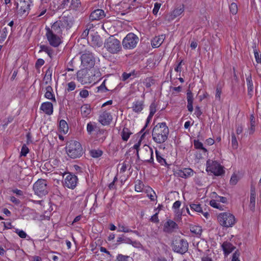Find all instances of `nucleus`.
Masks as SVG:
<instances>
[{"mask_svg": "<svg viewBox=\"0 0 261 261\" xmlns=\"http://www.w3.org/2000/svg\"><path fill=\"white\" fill-rule=\"evenodd\" d=\"M169 133V128L166 123H159L152 129L153 140L157 143H163L167 140Z\"/></svg>", "mask_w": 261, "mask_h": 261, "instance_id": "nucleus-1", "label": "nucleus"}, {"mask_svg": "<svg viewBox=\"0 0 261 261\" xmlns=\"http://www.w3.org/2000/svg\"><path fill=\"white\" fill-rule=\"evenodd\" d=\"M73 24L72 17L69 15L63 16L60 18L59 20L56 21L50 29V31L54 33L62 35L63 31L66 29H70Z\"/></svg>", "mask_w": 261, "mask_h": 261, "instance_id": "nucleus-2", "label": "nucleus"}, {"mask_svg": "<svg viewBox=\"0 0 261 261\" xmlns=\"http://www.w3.org/2000/svg\"><path fill=\"white\" fill-rule=\"evenodd\" d=\"M68 156L72 159L80 158L84 153L81 143L75 140L68 141L65 147Z\"/></svg>", "mask_w": 261, "mask_h": 261, "instance_id": "nucleus-3", "label": "nucleus"}, {"mask_svg": "<svg viewBox=\"0 0 261 261\" xmlns=\"http://www.w3.org/2000/svg\"><path fill=\"white\" fill-rule=\"evenodd\" d=\"M104 47L109 53L112 54H118L122 50L120 41L113 36H111L105 40Z\"/></svg>", "mask_w": 261, "mask_h": 261, "instance_id": "nucleus-4", "label": "nucleus"}, {"mask_svg": "<svg viewBox=\"0 0 261 261\" xmlns=\"http://www.w3.org/2000/svg\"><path fill=\"white\" fill-rule=\"evenodd\" d=\"M33 190L35 194L41 197L48 193V188L46 180L39 179L33 185Z\"/></svg>", "mask_w": 261, "mask_h": 261, "instance_id": "nucleus-5", "label": "nucleus"}, {"mask_svg": "<svg viewBox=\"0 0 261 261\" xmlns=\"http://www.w3.org/2000/svg\"><path fill=\"white\" fill-rule=\"evenodd\" d=\"M188 243L187 241L180 238H176L172 243V250L177 253L183 254L188 250Z\"/></svg>", "mask_w": 261, "mask_h": 261, "instance_id": "nucleus-6", "label": "nucleus"}, {"mask_svg": "<svg viewBox=\"0 0 261 261\" xmlns=\"http://www.w3.org/2000/svg\"><path fill=\"white\" fill-rule=\"evenodd\" d=\"M139 40L136 35L129 33L123 39L122 44L124 49H132L136 47Z\"/></svg>", "mask_w": 261, "mask_h": 261, "instance_id": "nucleus-7", "label": "nucleus"}, {"mask_svg": "<svg viewBox=\"0 0 261 261\" xmlns=\"http://www.w3.org/2000/svg\"><path fill=\"white\" fill-rule=\"evenodd\" d=\"M220 224L226 227H232L236 223L234 216L229 213H222L218 216Z\"/></svg>", "mask_w": 261, "mask_h": 261, "instance_id": "nucleus-8", "label": "nucleus"}, {"mask_svg": "<svg viewBox=\"0 0 261 261\" xmlns=\"http://www.w3.org/2000/svg\"><path fill=\"white\" fill-rule=\"evenodd\" d=\"M206 171H210L216 176H220L224 174L223 167L217 161L208 160L206 162Z\"/></svg>", "mask_w": 261, "mask_h": 261, "instance_id": "nucleus-9", "label": "nucleus"}, {"mask_svg": "<svg viewBox=\"0 0 261 261\" xmlns=\"http://www.w3.org/2000/svg\"><path fill=\"white\" fill-rule=\"evenodd\" d=\"M86 69H81L77 72L76 76L78 81L82 84L91 83L93 81V75L90 70Z\"/></svg>", "mask_w": 261, "mask_h": 261, "instance_id": "nucleus-10", "label": "nucleus"}, {"mask_svg": "<svg viewBox=\"0 0 261 261\" xmlns=\"http://www.w3.org/2000/svg\"><path fill=\"white\" fill-rule=\"evenodd\" d=\"M82 65L85 68H91L95 65V60L91 53L85 51L81 57Z\"/></svg>", "mask_w": 261, "mask_h": 261, "instance_id": "nucleus-11", "label": "nucleus"}, {"mask_svg": "<svg viewBox=\"0 0 261 261\" xmlns=\"http://www.w3.org/2000/svg\"><path fill=\"white\" fill-rule=\"evenodd\" d=\"M46 36L49 44L53 47H58L61 43V36L50 31L49 28H46Z\"/></svg>", "mask_w": 261, "mask_h": 261, "instance_id": "nucleus-12", "label": "nucleus"}, {"mask_svg": "<svg viewBox=\"0 0 261 261\" xmlns=\"http://www.w3.org/2000/svg\"><path fill=\"white\" fill-rule=\"evenodd\" d=\"M142 161L153 164V150L148 145H145L142 152Z\"/></svg>", "mask_w": 261, "mask_h": 261, "instance_id": "nucleus-13", "label": "nucleus"}, {"mask_svg": "<svg viewBox=\"0 0 261 261\" xmlns=\"http://www.w3.org/2000/svg\"><path fill=\"white\" fill-rule=\"evenodd\" d=\"M77 176L73 174L70 173L65 177L64 184L65 187L69 189H74L77 185Z\"/></svg>", "mask_w": 261, "mask_h": 261, "instance_id": "nucleus-14", "label": "nucleus"}, {"mask_svg": "<svg viewBox=\"0 0 261 261\" xmlns=\"http://www.w3.org/2000/svg\"><path fill=\"white\" fill-rule=\"evenodd\" d=\"M112 120V116L110 113L107 111L102 112L100 114L98 119L99 122L103 125H109Z\"/></svg>", "mask_w": 261, "mask_h": 261, "instance_id": "nucleus-15", "label": "nucleus"}, {"mask_svg": "<svg viewBox=\"0 0 261 261\" xmlns=\"http://www.w3.org/2000/svg\"><path fill=\"white\" fill-rule=\"evenodd\" d=\"M178 225L173 220L169 219L165 223L164 225V231L171 233L173 232L175 229H178Z\"/></svg>", "mask_w": 261, "mask_h": 261, "instance_id": "nucleus-16", "label": "nucleus"}, {"mask_svg": "<svg viewBox=\"0 0 261 261\" xmlns=\"http://www.w3.org/2000/svg\"><path fill=\"white\" fill-rule=\"evenodd\" d=\"M105 12L101 9H96L92 11L89 16L91 21L99 20L105 17Z\"/></svg>", "mask_w": 261, "mask_h": 261, "instance_id": "nucleus-17", "label": "nucleus"}, {"mask_svg": "<svg viewBox=\"0 0 261 261\" xmlns=\"http://www.w3.org/2000/svg\"><path fill=\"white\" fill-rule=\"evenodd\" d=\"M175 174L179 177L187 178L193 176V171L191 168H184L177 170Z\"/></svg>", "mask_w": 261, "mask_h": 261, "instance_id": "nucleus-18", "label": "nucleus"}, {"mask_svg": "<svg viewBox=\"0 0 261 261\" xmlns=\"http://www.w3.org/2000/svg\"><path fill=\"white\" fill-rule=\"evenodd\" d=\"M221 247L225 256H227L236 249L235 246H234L231 243L227 241L223 242L221 245Z\"/></svg>", "mask_w": 261, "mask_h": 261, "instance_id": "nucleus-19", "label": "nucleus"}, {"mask_svg": "<svg viewBox=\"0 0 261 261\" xmlns=\"http://www.w3.org/2000/svg\"><path fill=\"white\" fill-rule=\"evenodd\" d=\"M40 110L47 115H50L53 113V105L50 102H45L41 104Z\"/></svg>", "mask_w": 261, "mask_h": 261, "instance_id": "nucleus-20", "label": "nucleus"}, {"mask_svg": "<svg viewBox=\"0 0 261 261\" xmlns=\"http://www.w3.org/2000/svg\"><path fill=\"white\" fill-rule=\"evenodd\" d=\"M143 100H136L132 103V109L133 111L136 113H140L144 109V104Z\"/></svg>", "mask_w": 261, "mask_h": 261, "instance_id": "nucleus-21", "label": "nucleus"}, {"mask_svg": "<svg viewBox=\"0 0 261 261\" xmlns=\"http://www.w3.org/2000/svg\"><path fill=\"white\" fill-rule=\"evenodd\" d=\"M31 1L32 0H20V9L19 11L21 14H24L30 9Z\"/></svg>", "mask_w": 261, "mask_h": 261, "instance_id": "nucleus-22", "label": "nucleus"}, {"mask_svg": "<svg viewBox=\"0 0 261 261\" xmlns=\"http://www.w3.org/2000/svg\"><path fill=\"white\" fill-rule=\"evenodd\" d=\"M90 42L91 45L94 47H100L102 45V41L100 36L98 34L91 35Z\"/></svg>", "mask_w": 261, "mask_h": 261, "instance_id": "nucleus-23", "label": "nucleus"}, {"mask_svg": "<svg viewBox=\"0 0 261 261\" xmlns=\"http://www.w3.org/2000/svg\"><path fill=\"white\" fill-rule=\"evenodd\" d=\"M165 36L164 35L155 36L151 40V45L154 48L159 47L163 42Z\"/></svg>", "mask_w": 261, "mask_h": 261, "instance_id": "nucleus-24", "label": "nucleus"}, {"mask_svg": "<svg viewBox=\"0 0 261 261\" xmlns=\"http://www.w3.org/2000/svg\"><path fill=\"white\" fill-rule=\"evenodd\" d=\"M190 207L192 210L203 214V216L206 218H207L208 216H209L208 212H204L203 211L202 208L201 207L200 204L191 203L190 204Z\"/></svg>", "mask_w": 261, "mask_h": 261, "instance_id": "nucleus-25", "label": "nucleus"}, {"mask_svg": "<svg viewBox=\"0 0 261 261\" xmlns=\"http://www.w3.org/2000/svg\"><path fill=\"white\" fill-rule=\"evenodd\" d=\"M246 82L248 89V95L249 96L250 98H251L253 95V84L251 74L246 77Z\"/></svg>", "mask_w": 261, "mask_h": 261, "instance_id": "nucleus-26", "label": "nucleus"}, {"mask_svg": "<svg viewBox=\"0 0 261 261\" xmlns=\"http://www.w3.org/2000/svg\"><path fill=\"white\" fill-rule=\"evenodd\" d=\"M249 208L252 212H254L255 207V192L254 189L251 188L250 191Z\"/></svg>", "mask_w": 261, "mask_h": 261, "instance_id": "nucleus-27", "label": "nucleus"}, {"mask_svg": "<svg viewBox=\"0 0 261 261\" xmlns=\"http://www.w3.org/2000/svg\"><path fill=\"white\" fill-rule=\"evenodd\" d=\"M187 108L189 111L192 112L193 110V93L190 90H188L187 93Z\"/></svg>", "mask_w": 261, "mask_h": 261, "instance_id": "nucleus-28", "label": "nucleus"}, {"mask_svg": "<svg viewBox=\"0 0 261 261\" xmlns=\"http://www.w3.org/2000/svg\"><path fill=\"white\" fill-rule=\"evenodd\" d=\"M44 96L45 98L51 100L54 102H56V98L53 94V89L50 86H48L46 88V92Z\"/></svg>", "mask_w": 261, "mask_h": 261, "instance_id": "nucleus-29", "label": "nucleus"}, {"mask_svg": "<svg viewBox=\"0 0 261 261\" xmlns=\"http://www.w3.org/2000/svg\"><path fill=\"white\" fill-rule=\"evenodd\" d=\"M184 11V5H180L179 7L175 8L171 13V17L172 19L175 18L180 15H181Z\"/></svg>", "mask_w": 261, "mask_h": 261, "instance_id": "nucleus-30", "label": "nucleus"}, {"mask_svg": "<svg viewBox=\"0 0 261 261\" xmlns=\"http://www.w3.org/2000/svg\"><path fill=\"white\" fill-rule=\"evenodd\" d=\"M91 113V108L88 105H84L81 108V113L83 117H87Z\"/></svg>", "mask_w": 261, "mask_h": 261, "instance_id": "nucleus-31", "label": "nucleus"}, {"mask_svg": "<svg viewBox=\"0 0 261 261\" xmlns=\"http://www.w3.org/2000/svg\"><path fill=\"white\" fill-rule=\"evenodd\" d=\"M52 72L53 70L51 69V67H49L46 70L45 76L44 77V80L45 81V85H47L48 83L51 82V76H52Z\"/></svg>", "mask_w": 261, "mask_h": 261, "instance_id": "nucleus-32", "label": "nucleus"}, {"mask_svg": "<svg viewBox=\"0 0 261 261\" xmlns=\"http://www.w3.org/2000/svg\"><path fill=\"white\" fill-rule=\"evenodd\" d=\"M59 128L61 132L66 134L68 131V125L64 120H61L59 123Z\"/></svg>", "mask_w": 261, "mask_h": 261, "instance_id": "nucleus-33", "label": "nucleus"}, {"mask_svg": "<svg viewBox=\"0 0 261 261\" xmlns=\"http://www.w3.org/2000/svg\"><path fill=\"white\" fill-rule=\"evenodd\" d=\"M40 49L39 50V52L44 51L47 54V55L50 58H51V56L53 54V50L50 47L45 45H41L40 46Z\"/></svg>", "mask_w": 261, "mask_h": 261, "instance_id": "nucleus-34", "label": "nucleus"}, {"mask_svg": "<svg viewBox=\"0 0 261 261\" xmlns=\"http://www.w3.org/2000/svg\"><path fill=\"white\" fill-rule=\"evenodd\" d=\"M131 134L132 133L130 132L128 128L124 127L121 132V137L122 140L124 141H127Z\"/></svg>", "mask_w": 261, "mask_h": 261, "instance_id": "nucleus-35", "label": "nucleus"}, {"mask_svg": "<svg viewBox=\"0 0 261 261\" xmlns=\"http://www.w3.org/2000/svg\"><path fill=\"white\" fill-rule=\"evenodd\" d=\"M190 231L193 233L200 236L202 233V229L201 226L194 225L190 227Z\"/></svg>", "mask_w": 261, "mask_h": 261, "instance_id": "nucleus-36", "label": "nucleus"}, {"mask_svg": "<svg viewBox=\"0 0 261 261\" xmlns=\"http://www.w3.org/2000/svg\"><path fill=\"white\" fill-rule=\"evenodd\" d=\"M194 145L196 149L202 150V152L204 154H205L207 151V149L203 147V144L199 140H194Z\"/></svg>", "mask_w": 261, "mask_h": 261, "instance_id": "nucleus-37", "label": "nucleus"}, {"mask_svg": "<svg viewBox=\"0 0 261 261\" xmlns=\"http://www.w3.org/2000/svg\"><path fill=\"white\" fill-rule=\"evenodd\" d=\"M132 76L135 77L136 76V73L135 70H133L130 73L123 72L122 74V80L125 81Z\"/></svg>", "mask_w": 261, "mask_h": 261, "instance_id": "nucleus-38", "label": "nucleus"}, {"mask_svg": "<svg viewBox=\"0 0 261 261\" xmlns=\"http://www.w3.org/2000/svg\"><path fill=\"white\" fill-rule=\"evenodd\" d=\"M118 231L119 232H133L134 233H137V231H133L132 230L129 229L128 227H125L123 225L119 224L118 225Z\"/></svg>", "mask_w": 261, "mask_h": 261, "instance_id": "nucleus-39", "label": "nucleus"}, {"mask_svg": "<svg viewBox=\"0 0 261 261\" xmlns=\"http://www.w3.org/2000/svg\"><path fill=\"white\" fill-rule=\"evenodd\" d=\"M102 154V151L100 150L93 149L90 151V155L94 158L100 157Z\"/></svg>", "mask_w": 261, "mask_h": 261, "instance_id": "nucleus-40", "label": "nucleus"}, {"mask_svg": "<svg viewBox=\"0 0 261 261\" xmlns=\"http://www.w3.org/2000/svg\"><path fill=\"white\" fill-rule=\"evenodd\" d=\"M155 154L156 160L159 163L162 165L167 164L165 159L161 156L160 152L157 150H155Z\"/></svg>", "mask_w": 261, "mask_h": 261, "instance_id": "nucleus-41", "label": "nucleus"}, {"mask_svg": "<svg viewBox=\"0 0 261 261\" xmlns=\"http://www.w3.org/2000/svg\"><path fill=\"white\" fill-rule=\"evenodd\" d=\"M156 107L157 105L155 103L154 101L151 103V105L149 106L150 112L149 115H150V116H153L154 115V114L156 111Z\"/></svg>", "mask_w": 261, "mask_h": 261, "instance_id": "nucleus-42", "label": "nucleus"}, {"mask_svg": "<svg viewBox=\"0 0 261 261\" xmlns=\"http://www.w3.org/2000/svg\"><path fill=\"white\" fill-rule=\"evenodd\" d=\"M117 242L118 244L121 243L129 244L130 242V239L125 237L124 235H122L121 237H118L117 238Z\"/></svg>", "mask_w": 261, "mask_h": 261, "instance_id": "nucleus-43", "label": "nucleus"}, {"mask_svg": "<svg viewBox=\"0 0 261 261\" xmlns=\"http://www.w3.org/2000/svg\"><path fill=\"white\" fill-rule=\"evenodd\" d=\"M96 128V125L95 123L89 122L87 124V130L89 134H91Z\"/></svg>", "mask_w": 261, "mask_h": 261, "instance_id": "nucleus-44", "label": "nucleus"}, {"mask_svg": "<svg viewBox=\"0 0 261 261\" xmlns=\"http://www.w3.org/2000/svg\"><path fill=\"white\" fill-rule=\"evenodd\" d=\"M255 118L253 115L250 116V134H252L255 130Z\"/></svg>", "mask_w": 261, "mask_h": 261, "instance_id": "nucleus-45", "label": "nucleus"}, {"mask_svg": "<svg viewBox=\"0 0 261 261\" xmlns=\"http://www.w3.org/2000/svg\"><path fill=\"white\" fill-rule=\"evenodd\" d=\"M130 258L129 256L119 254L117 256L116 261H128Z\"/></svg>", "mask_w": 261, "mask_h": 261, "instance_id": "nucleus-46", "label": "nucleus"}, {"mask_svg": "<svg viewBox=\"0 0 261 261\" xmlns=\"http://www.w3.org/2000/svg\"><path fill=\"white\" fill-rule=\"evenodd\" d=\"M81 5L80 0H71V8L76 10Z\"/></svg>", "mask_w": 261, "mask_h": 261, "instance_id": "nucleus-47", "label": "nucleus"}, {"mask_svg": "<svg viewBox=\"0 0 261 261\" xmlns=\"http://www.w3.org/2000/svg\"><path fill=\"white\" fill-rule=\"evenodd\" d=\"M210 204L211 206H212L213 207L218 208L220 210H223V205H221L219 203L216 202L214 200H212L210 201Z\"/></svg>", "mask_w": 261, "mask_h": 261, "instance_id": "nucleus-48", "label": "nucleus"}, {"mask_svg": "<svg viewBox=\"0 0 261 261\" xmlns=\"http://www.w3.org/2000/svg\"><path fill=\"white\" fill-rule=\"evenodd\" d=\"M230 12L233 14H236L238 12V7L236 3H232L229 6Z\"/></svg>", "mask_w": 261, "mask_h": 261, "instance_id": "nucleus-49", "label": "nucleus"}, {"mask_svg": "<svg viewBox=\"0 0 261 261\" xmlns=\"http://www.w3.org/2000/svg\"><path fill=\"white\" fill-rule=\"evenodd\" d=\"M238 180L239 178L238 176L236 174H233L230 178V184L233 186L236 185L237 184Z\"/></svg>", "mask_w": 261, "mask_h": 261, "instance_id": "nucleus-50", "label": "nucleus"}, {"mask_svg": "<svg viewBox=\"0 0 261 261\" xmlns=\"http://www.w3.org/2000/svg\"><path fill=\"white\" fill-rule=\"evenodd\" d=\"M15 232L17 233L20 238L22 239L25 238L27 236V233L22 230L16 229L15 230Z\"/></svg>", "mask_w": 261, "mask_h": 261, "instance_id": "nucleus-51", "label": "nucleus"}, {"mask_svg": "<svg viewBox=\"0 0 261 261\" xmlns=\"http://www.w3.org/2000/svg\"><path fill=\"white\" fill-rule=\"evenodd\" d=\"M106 80L103 81V82H102V83L101 84V85L99 87H98V91H101L102 92H106L108 91H109V90L107 88V87H106Z\"/></svg>", "mask_w": 261, "mask_h": 261, "instance_id": "nucleus-52", "label": "nucleus"}, {"mask_svg": "<svg viewBox=\"0 0 261 261\" xmlns=\"http://www.w3.org/2000/svg\"><path fill=\"white\" fill-rule=\"evenodd\" d=\"M137 181H138V184H136L135 187V191L138 192H139L142 190L143 184V182L140 180H138Z\"/></svg>", "mask_w": 261, "mask_h": 261, "instance_id": "nucleus-53", "label": "nucleus"}, {"mask_svg": "<svg viewBox=\"0 0 261 261\" xmlns=\"http://www.w3.org/2000/svg\"><path fill=\"white\" fill-rule=\"evenodd\" d=\"M161 6V4L160 3H155L154 4V8L152 10V13L154 15H156L158 14Z\"/></svg>", "mask_w": 261, "mask_h": 261, "instance_id": "nucleus-54", "label": "nucleus"}, {"mask_svg": "<svg viewBox=\"0 0 261 261\" xmlns=\"http://www.w3.org/2000/svg\"><path fill=\"white\" fill-rule=\"evenodd\" d=\"M231 138V144L232 147L234 149H237L238 147V141L234 134L232 135Z\"/></svg>", "mask_w": 261, "mask_h": 261, "instance_id": "nucleus-55", "label": "nucleus"}, {"mask_svg": "<svg viewBox=\"0 0 261 261\" xmlns=\"http://www.w3.org/2000/svg\"><path fill=\"white\" fill-rule=\"evenodd\" d=\"M29 148L25 144L23 145L21 150V155L26 156L27 153L29 152Z\"/></svg>", "mask_w": 261, "mask_h": 261, "instance_id": "nucleus-56", "label": "nucleus"}, {"mask_svg": "<svg viewBox=\"0 0 261 261\" xmlns=\"http://www.w3.org/2000/svg\"><path fill=\"white\" fill-rule=\"evenodd\" d=\"M240 253L238 250H237L233 253L231 261H240L239 259Z\"/></svg>", "mask_w": 261, "mask_h": 261, "instance_id": "nucleus-57", "label": "nucleus"}, {"mask_svg": "<svg viewBox=\"0 0 261 261\" xmlns=\"http://www.w3.org/2000/svg\"><path fill=\"white\" fill-rule=\"evenodd\" d=\"M254 54L256 62L257 63L261 64V57L259 55V53L256 49H254Z\"/></svg>", "mask_w": 261, "mask_h": 261, "instance_id": "nucleus-58", "label": "nucleus"}, {"mask_svg": "<svg viewBox=\"0 0 261 261\" xmlns=\"http://www.w3.org/2000/svg\"><path fill=\"white\" fill-rule=\"evenodd\" d=\"M75 86H76V85H75V84L74 82H69L67 84V90L68 91H73L75 88Z\"/></svg>", "mask_w": 261, "mask_h": 261, "instance_id": "nucleus-59", "label": "nucleus"}, {"mask_svg": "<svg viewBox=\"0 0 261 261\" xmlns=\"http://www.w3.org/2000/svg\"><path fill=\"white\" fill-rule=\"evenodd\" d=\"M80 95L82 98H87L89 95V92L87 90H82L80 92Z\"/></svg>", "mask_w": 261, "mask_h": 261, "instance_id": "nucleus-60", "label": "nucleus"}, {"mask_svg": "<svg viewBox=\"0 0 261 261\" xmlns=\"http://www.w3.org/2000/svg\"><path fill=\"white\" fill-rule=\"evenodd\" d=\"M158 213H156L154 214L150 219V220L155 223H158L159 222V219L158 218Z\"/></svg>", "mask_w": 261, "mask_h": 261, "instance_id": "nucleus-61", "label": "nucleus"}, {"mask_svg": "<svg viewBox=\"0 0 261 261\" xmlns=\"http://www.w3.org/2000/svg\"><path fill=\"white\" fill-rule=\"evenodd\" d=\"M44 64V61L42 59H39L37 60V61L36 62L35 67L37 68H39L41 66H42Z\"/></svg>", "mask_w": 261, "mask_h": 261, "instance_id": "nucleus-62", "label": "nucleus"}, {"mask_svg": "<svg viewBox=\"0 0 261 261\" xmlns=\"http://www.w3.org/2000/svg\"><path fill=\"white\" fill-rule=\"evenodd\" d=\"M129 244H131L133 246L136 248H139L141 246V244L139 242L137 241H133L131 239H130Z\"/></svg>", "mask_w": 261, "mask_h": 261, "instance_id": "nucleus-63", "label": "nucleus"}, {"mask_svg": "<svg viewBox=\"0 0 261 261\" xmlns=\"http://www.w3.org/2000/svg\"><path fill=\"white\" fill-rule=\"evenodd\" d=\"M194 114L198 118H199L202 115V112H201L200 108L199 106H196L195 107V111Z\"/></svg>", "mask_w": 261, "mask_h": 261, "instance_id": "nucleus-64", "label": "nucleus"}]
</instances>
